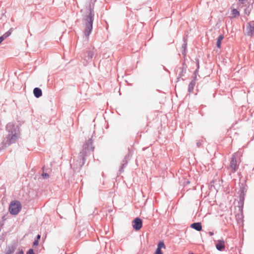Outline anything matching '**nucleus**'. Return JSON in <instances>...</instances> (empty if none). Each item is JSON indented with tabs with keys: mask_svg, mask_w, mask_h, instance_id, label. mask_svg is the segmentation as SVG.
<instances>
[{
	"mask_svg": "<svg viewBox=\"0 0 254 254\" xmlns=\"http://www.w3.org/2000/svg\"><path fill=\"white\" fill-rule=\"evenodd\" d=\"M187 50L182 49V54L184 56V61H186V57L187 56Z\"/></svg>",
	"mask_w": 254,
	"mask_h": 254,
	"instance_id": "obj_24",
	"label": "nucleus"
},
{
	"mask_svg": "<svg viewBox=\"0 0 254 254\" xmlns=\"http://www.w3.org/2000/svg\"><path fill=\"white\" fill-rule=\"evenodd\" d=\"M198 70H199V66L198 65V67H197L196 69L194 71V76L193 78V79H195V80H196V76H197V74H198Z\"/></svg>",
	"mask_w": 254,
	"mask_h": 254,
	"instance_id": "obj_23",
	"label": "nucleus"
},
{
	"mask_svg": "<svg viewBox=\"0 0 254 254\" xmlns=\"http://www.w3.org/2000/svg\"><path fill=\"white\" fill-rule=\"evenodd\" d=\"M5 129L7 134L1 143V147L3 149L15 143L20 137V135L18 126L12 122L6 125Z\"/></svg>",
	"mask_w": 254,
	"mask_h": 254,
	"instance_id": "obj_1",
	"label": "nucleus"
},
{
	"mask_svg": "<svg viewBox=\"0 0 254 254\" xmlns=\"http://www.w3.org/2000/svg\"><path fill=\"white\" fill-rule=\"evenodd\" d=\"M142 226V221L139 218H135L132 221V227L136 231L139 230Z\"/></svg>",
	"mask_w": 254,
	"mask_h": 254,
	"instance_id": "obj_7",
	"label": "nucleus"
},
{
	"mask_svg": "<svg viewBox=\"0 0 254 254\" xmlns=\"http://www.w3.org/2000/svg\"><path fill=\"white\" fill-rule=\"evenodd\" d=\"M190 227L197 231H200L202 229L201 224L200 222H195L191 224Z\"/></svg>",
	"mask_w": 254,
	"mask_h": 254,
	"instance_id": "obj_14",
	"label": "nucleus"
},
{
	"mask_svg": "<svg viewBox=\"0 0 254 254\" xmlns=\"http://www.w3.org/2000/svg\"><path fill=\"white\" fill-rule=\"evenodd\" d=\"M15 245H9L6 247L5 251V254H13L15 250Z\"/></svg>",
	"mask_w": 254,
	"mask_h": 254,
	"instance_id": "obj_11",
	"label": "nucleus"
},
{
	"mask_svg": "<svg viewBox=\"0 0 254 254\" xmlns=\"http://www.w3.org/2000/svg\"><path fill=\"white\" fill-rule=\"evenodd\" d=\"M39 244V241L37 240H35L34 242H33V246H37Z\"/></svg>",
	"mask_w": 254,
	"mask_h": 254,
	"instance_id": "obj_28",
	"label": "nucleus"
},
{
	"mask_svg": "<svg viewBox=\"0 0 254 254\" xmlns=\"http://www.w3.org/2000/svg\"><path fill=\"white\" fill-rule=\"evenodd\" d=\"M21 209V205L18 201L11 202L9 206V211L12 215L17 214Z\"/></svg>",
	"mask_w": 254,
	"mask_h": 254,
	"instance_id": "obj_5",
	"label": "nucleus"
},
{
	"mask_svg": "<svg viewBox=\"0 0 254 254\" xmlns=\"http://www.w3.org/2000/svg\"><path fill=\"white\" fill-rule=\"evenodd\" d=\"M16 254H24V252L22 250H20Z\"/></svg>",
	"mask_w": 254,
	"mask_h": 254,
	"instance_id": "obj_29",
	"label": "nucleus"
},
{
	"mask_svg": "<svg viewBox=\"0 0 254 254\" xmlns=\"http://www.w3.org/2000/svg\"><path fill=\"white\" fill-rule=\"evenodd\" d=\"M153 102L151 98H148L143 102V105L146 107H150L153 104Z\"/></svg>",
	"mask_w": 254,
	"mask_h": 254,
	"instance_id": "obj_17",
	"label": "nucleus"
},
{
	"mask_svg": "<svg viewBox=\"0 0 254 254\" xmlns=\"http://www.w3.org/2000/svg\"><path fill=\"white\" fill-rule=\"evenodd\" d=\"M250 13V11H249V12H248V13H247V14H248V15H249Z\"/></svg>",
	"mask_w": 254,
	"mask_h": 254,
	"instance_id": "obj_36",
	"label": "nucleus"
},
{
	"mask_svg": "<svg viewBox=\"0 0 254 254\" xmlns=\"http://www.w3.org/2000/svg\"><path fill=\"white\" fill-rule=\"evenodd\" d=\"M209 234L210 236H212L213 235V233L212 232H209Z\"/></svg>",
	"mask_w": 254,
	"mask_h": 254,
	"instance_id": "obj_34",
	"label": "nucleus"
},
{
	"mask_svg": "<svg viewBox=\"0 0 254 254\" xmlns=\"http://www.w3.org/2000/svg\"><path fill=\"white\" fill-rule=\"evenodd\" d=\"M88 60H91L94 56V52L92 51H87Z\"/></svg>",
	"mask_w": 254,
	"mask_h": 254,
	"instance_id": "obj_21",
	"label": "nucleus"
},
{
	"mask_svg": "<svg viewBox=\"0 0 254 254\" xmlns=\"http://www.w3.org/2000/svg\"><path fill=\"white\" fill-rule=\"evenodd\" d=\"M154 254H163V252H162L161 249L157 248Z\"/></svg>",
	"mask_w": 254,
	"mask_h": 254,
	"instance_id": "obj_25",
	"label": "nucleus"
},
{
	"mask_svg": "<svg viewBox=\"0 0 254 254\" xmlns=\"http://www.w3.org/2000/svg\"><path fill=\"white\" fill-rule=\"evenodd\" d=\"M195 79H193L190 83V84H189V87H188V92L189 93H191L193 91V88H194V87L195 85Z\"/></svg>",
	"mask_w": 254,
	"mask_h": 254,
	"instance_id": "obj_15",
	"label": "nucleus"
},
{
	"mask_svg": "<svg viewBox=\"0 0 254 254\" xmlns=\"http://www.w3.org/2000/svg\"><path fill=\"white\" fill-rule=\"evenodd\" d=\"M14 28H11L9 29L8 31L6 32L4 34L0 37V40L2 42L5 39L9 37L11 34L12 32L13 31Z\"/></svg>",
	"mask_w": 254,
	"mask_h": 254,
	"instance_id": "obj_12",
	"label": "nucleus"
},
{
	"mask_svg": "<svg viewBox=\"0 0 254 254\" xmlns=\"http://www.w3.org/2000/svg\"><path fill=\"white\" fill-rule=\"evenodd\" d=\"M26 254H35L34 251L33 249H29L26 253Z\"/></svg>",
	"mask_w": 254,
	"mask_h": 254,
	"instance_id": "obj_27",
	"label": "nucleus"
},
{
	"mask_svg": "<svg viewBox=\"0 0 254 254\" xmlns=\"http://www.w3.org/2000/svg\"><path fill=\"white\" fill-rule=\"evenodd\" d=\"M128 157L129 153L125 156L124 159L122 161L121 167L119 169L120 173H122L123 171L124 168L127 166L128 163Z\"/></svg>",
	"mask_w": 254,
	"mask_h": 254,
	"instance_id": "obj_10",
	"label": "nucleus"
},
{
	"mask_svg": "<svg viewBox=\"0 0 254 254\" xmlns=\"http://www.w3.org/2000/svg\"><path fill=\"white\" fill-rule=\"evenodd\" d=\"M201 145V143L200 141H197L196 142V145L198 147H199L200 146V145Z\"/></svg>",
	"mask_w": 254,
	"mask_h": 254,
	"instance_id": "obj_30",
	"label": "nucleus"
},
{
	"mask_svg": "<svg viewBox=\"0 0 254 254\" xmlns=\"http://www.w3.org/2000/svg\"><path fill=\"white\" fill-rule=\"evenodd\" d=\"M189 183H190V182H189V181H188V182H187V184H189Z\"/></svg>",
	"mask_w": 254,
	"mask_h": 254,
	"instance_id": "obj_37",
	"label": "nucleus"
},
{
	"mask_svg": "<svg viewBox=\"0 0 254 254\" xmlns=\"http://www.w3.org/2000/svg\"><path fill=\"white\" fill-rule=\"evenodd\" d=\"M216 248L219 251H222L224 250L225 248V241L224 240H218L217 241V243L216 244Z\"/></svg>",
	"mask_w": 254,
	"mask_h": 254,
	"instance_id": "obj_9",
	"label": "nucleus"
},
{
	"mask_svg": "<svg viewBox=\"0 0 254 254\" xmlns=\"http://www.w3.org/2000/svg\"><path fill=\"white\" fill-rule=\"evenodd\" d=\"M41 238V236L40 235H38L36 237V238L35 239V240H37L38 241H39V240Z\"/></svg>",
	"mask_w": 254,
	"mask_h": 254,
	"instance_id": "obj_31",
	"label": "nucleus"
},
{
	"mask_svg": "<svg viewBox=\"0 0 254 254\" xmlns=\"http://www.w3.org/2000/svg\"><path fill=\"white\" fill-rule=\"evenodd\" d=\"M165 245L163 242H160L158 245H157V248L161 249L162 248H165Z\"/></svg>",
	"mask_w": 254,
	"mask_h": 254,
	"instance_id": "obj_22",
	"label": "nucleus"
},
{
	"mask_svg": "<svg viewBox=\"0 0 254 254\" xmlns=\"http://www.w3.org/2000/svg\"><path fill=\"white\" fill-rule=\"evenodd\" d=\"M240 197H244V195H245V193L246 192L247 190L245 187L243 186V184H242V186L240 187Z\"/></svg>",
	"mask_w": 254,
	"mask_h": 254,
	"instance_id": "obj_18",
	"label": "nucleus"
},
{
	"mask_svg": "<svg viewBox=\"0 0 254 254\" xmlns=\"http://www.w3.org/2000/svg\"><path fill=\"white\" fill-rule=\"evenodd\" d=\"M231 12L232 14L233 15L234 17H236L240 15V12L237 9L233 8Z\"/></svg>",
	"mask_w": 254,
	"mask_h": 254,
	"instance_id": "obj_19",
	"label": "nucleus"
},
{
	"mask_svg": "<svg viewBox=\"0 0 254 254\" xmlns=\"http://www.w3.org/2000/svg\"><path fill=\"white\" fill-rule=\"evenodd\" d=\"M223 39L224 36L223 34H221L218 36L216 42V46L218 48H221V42Z\"/></svg>",
	"mask_w": 254,
	"mask_h": 254,
	"instance_id": "obj_16",
	"label": "nucleus"
},
{
	"mask_svg": "<svg viewBox=\"0 0 254 254\" xmlns=\"http://www.w3.org/2000/svg\"><path fill=\"white\" fill-rule=\"evenodd\" d=\"M42 176L44 179H47L49 177V174L47 173H43Z\"/></svg>",
	"mask_w": 254,
	"mask_h": 254,
	"instance_id": "obj_26",
	"label": "nucleus"
},
{
	"mask_svg": "<svg viewBox=\"0 0 254 254\" xmlns=\"http://www.w3.org/2000/svg\"><path fill=\"white\" fill-rule=\"evenodd\" d=\"M94 147L93 146V141L91 138L86 140L83 145V149L79 153L80 160L82 162H79V166L82 167L85 161V157L94 151Z\"/></svg>",
	"mask_w": 254,
	"mask_h": 254,
	"instance_id": "obj_3",
	"label": "nucleus"
},
{
	"mask_svg": "<svg viewBox=\"0 0 254 254\" xmlns=\"http://www.w3.org/2000/svg\"><path fill=\"white\" fill-rule=\"evenodd\" d=\"M245 0H239V1L242 3V4H244V2H245Z\"/></svg>",
	"mask_w": 254,
	"mask_h": 254,
	"instance_id": "obj_32",
	"label": "nucleus"
},
{
	"mask_svg": "<svg viewBox=\"0 0 254 254\" xmlns=\"http://www.w3.org/2000/svg\"><path fill=\"white\" fill-rule=\"evenodd\" d=\"M236 154L235 153L232 155L230 161V167L233 170V172H235L237 169Z\"/></svg>",
	"mask_w": 254,
	"mask_h": 254,
	"instance_id": "obj_8",
	"label": "nucleus"
},
{
	"mask_svg": "<svg viewBox=\"0 0 254 254\" xmlns=\"http://www.w3.org/2000/svg\"><path fill=\"white\" fill-rule=\"evenodd\" d=\"M247 35L250 36H254V21H252L247 23L246 26Z\"/></svg>",
	"mask_w": 254,
	"mask_h": 254,
	"instance_id": "obj_6",
	"label": "nucleus"
},
{
	"mask_svg": "<svg viewBox=\"0 0 254 254\" xmlns=\"http://www.w3.org/2000/svg\"><path fill=\"white\" fill-rule=\"evenodd\" d=\"M33 94L36 98H38L42 96V91L41 88L39 87H35L33 90Z\"/></svg>",
	"mask_w": 254,
	"mask_h": 254,
	"instance_id": "obj_13",
	"label": "nucleus"
},
{
	"mask_svg": "<svg viewBox=\"0 0 254 254\" xmlns=\"http://www.w3.org/2000/svg\"><path fill=\"white\" fill-rule=\"evenodd\" d=\"M182 49L187 50V39L185 37L183 38V44L182 46Z\"/></svg>",
	"mask_w": 254,
	"mask_h": 254,
	"instance_id": "obj_20",
	"label": "nucleus"
},
{
	"mask_svg": "<svg viewBox=\"0 0 254 254\" xmlns=\"http://www.w3.org/2000/svg\"><path fill=\"white\" fill-rule=\"evenodd\" d=\"M193 254V253H190V254Z\"/></svg>",
	"mask_w": 254,
	"mask_h": 254,
	"instance_id": "obj_38",
	"label": "nucleus"
},
{
	"mask_svg": "<svg viewBox=\"0 0 254 254\" xmlns=\"http://www.w3.org/2000/svg\"><path fill=\"white\" fill-rule=\"evenodd\" d=\"M245 12L246 14H247V12H248V11H246V10H245Z\"/></svg>",
	"mask_w": 254,
	"mask_h": 254,
	"instance_id": "obj_35",
	"label": "nucleus"
},
{
	"mask_svg": "<svg viewBox=\"0 0 254 254\" xmlns=\"http://www.w3.org/2000/svg\"><path fill=\"white\" fill-rule=\"evenodd\" d=\"M187 68L188 66L186 64V62L184 61L181 66H177L175 68L174 71L177 75V79L178 81H179L180 78H182L183 80H185V79L183 78V77L185 76V74L186 73Z\"/></svg>",
	"mask_w": 254,
	"mask_h": 254,
	"instance_id": "obj_4",
	"label": "nucleus"
},
{
	"mask_svg": "<svg viewBox=\"0 0 254 254\" xmlns=\"http://www.w3.org/2000/svg\"><path fill=\"white\" fill-rule=\"evenodd\" d=\"M196 64H197V67H198V65L199 66V60L198 59H196Z\"/></svg>",
	"mask_w": 254,
	"mask_h": 254,
	"instance_id": "obj_33",
	"label": "nucleus"
},
{
	"mask_svg": "<svg viewBox=\"0 0 254 254\" xmlns=\"http://www.w3.org/2000/svg\"><path fill=\"white\" fill-rule=\"evenodd\" d=\"M89 12L88 14L86 15L84 18L83 20L85 21V27L84 31V34L85 36L88 39L89 35L91 34L93 29V23L94 21V13L93 9L90 5L89 8Z\"/></svg>",
	"mask_w": 254,
	"mask_h": 254,
	"instance_id": "obj_2",
	"label": "nucleus"
}]
</instances>
